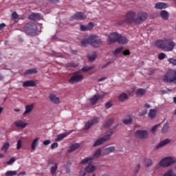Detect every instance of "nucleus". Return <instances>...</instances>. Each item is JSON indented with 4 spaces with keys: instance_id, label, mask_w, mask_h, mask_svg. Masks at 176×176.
I'll use <instances>...</instances> for the list:
<instances>
[{
    "instance_id": "nucleus-1",
    "label": "nucleus",
    "mask_w": 176,
    "mask_h": 176,
    "mask_svg": "<svg viewBox=\"0 0 176 176\" xmlns=\"http://www.w3.org/2000/svg\"><path fill=\"white\" fill-rule=\"evenodd\" d=\"M155 45L157 47L162 49L164 52H171L175 46V43L170 38L157 40L155 41Z\"/></svg>"
},
{
    "instance_id": "nucleus-2",
    "label": "nucleus",
    "mask_w": 176,
    "mask_h": 176,
    "mask_svg": "<svg viewBox=\"0 0 176 176\" xmlns=\"http://www.w3.org/2000/svg\"><path fill=\"white\" fill-rule=\"evenodd\" d=\"M102 44L101 38L96 35L89 36L87 38H82L81 40L82 46H86L87 45H91L93 47H100Z\"/></svg>"
},
{
    "instance_id": "nucleus-3",
    "label": "nucleus",
    "mask_w": 176,
    "mask_h": 176,
    "mask_svg": "<svg viewBox=\"0 0 176 176\" xmlns=\"http://www.w3.org/2000/svg\"><path fill=\"white\" fill-rule=\"evenodd\" d=\"M137 14L134 11H129L125 14V18L117 21V25H123V24H135Z\"/></svg>"
},
{
    "instance_id": "nucleus-4",
    "label": "nucleus",
    "mask_w": 176,
    "mask_h": 176,
    "mask_svg": "<svg viewBox=\"0 0 176 176\" xmlns=\"http://www.w3.org/2000/svg\"><path fill=\"white\" fill-rule=\"evenodd\" d=\"M162 80L167 83H171L176 80V69H169L164 76Z\"/></svg>"
},
{
    "instance_id": "nucleus-5",
    "label": "nucleus",
    "mask_w": 176,
    "mask_h": 176,
    "mask_svg": "<svg viewBox=\"0 0 176 176\" xmlns=\"http://www.w3.org/2000/svg\"><path fill=\"white\" fill-rule=\"evenodd\" d=\"M176 162V158L174 157H167L164 159H162L159 162V166L160 167H168L171 166V164H174V163Z\"/></svg>"
},
{
    "instance_id": "nucleus-6",
    "label": "nucleus",
    "mask_w": 176,
    "mask_h": 176,
    "mask_svg": "<svg viewBox=\"0 0 176 176\" xmlns=\"http://www.w3.org/2000/svg\"><path fill=\"white\" fill-rule=\"evenodd\" d=\"M101 156V148H98L94 153L92 157H87L81 161V164H88V163H91L94 159H98Z\"/></svg>"
},
{
    "instance_id": "nucleus-7",
    "label": "nucleus",
    "mask_w": 176,
    "mask_h": 176,
    "mask_svg": "<svg viewBox=\"0 0 176 176\" xmlns=\"http://www.w3.org/2000/svg\"><path fill=\"white\" fill-rule=\"evenodd\" d=\"M112 134H113V131H112L107 132L103 138H100L95 142L94 146H98V145H102V144H104V142H107L108 140H110Z\"/></svg>"
},
{
    "instance_id": "nucleus-8",
    "label": "nucleus",
    "mask_w": 176,
    "mask_h": 176,
    "mask_svg": "<svg viewBox=\"0 0 176 176\" xmlns=\"http://www.w3.org/2000/svg\"><path fill=\"white\" fill-rule=\"evenodd\" d=\"M85 79L83 75L79 74L78 72H75L72 78L69 80V83H79V82H82Z\"/></svg>"
},
{
    "instance_id": "nucleus-9",
    "label": "nucleus",
    "mask_w": 176,
    "mask_h": 176,
    "mask_svg": "<svg viewBox=\"0 0 176 176\" xmlns=\"http://www.w3.org/2000/svg\"><path fill=\"white\" fill-rule=\"evenodd\" d=\"M146 19H148V13L145 12H140L137 14V17L135 21V24H142V23H144Z\"/></svg>"
},
{
    "instance_id": "nucleus-10",
    "label": "nucleus",
    "mask_w": 176,
    "mask_h": 176,
    "mask_svg": "<svg viewBox=\"0 0 176 176\" xmlns=\"http://www.w3.org/2000/svg\"><path fill=\"white\" fill-rule=\"evenodd\" d=\"M26 32L29 35H35L36 34V25L34 23H27L25 25Z\"/></svg>"
},
{
    "instance_id": "nucleus-11",
    "label": "nucleus",
    "mask_w": 176,
    "mask_h": 176,
    "mask_svg": "<svg viewBox=\"0 0 176 176\" xmlns=\"http://www.w3.org/2000/svg\"><path fill=\"white\" fill-rule=\"evenodd\" d=\"M119 38H120V34L116 32L111 33L108 36L107 42L109 45L115 43V42H118V41H119Z\"/></svg>"
},
{
    "instance_id": "nucleus-12",
    "label": "nucleus",
    "mask_w": 176,
    "mask_h": 176,
    "mask_svg": "<svg viewBox=\"0 0 176 176\" xmlns=\"http://www.w3.org/2000/svg\"><path fill=\"white\" fill-rule=\"evenodd\" d=\"M135 135L138 138H141L142 140H143L148 137V133L147 131L138 130L135 131Z\"/></svg>"
},
{
    "instance_id": "nucleus-13",
    "label": "nucleus",
    "mask_w": 176,
    "mask_h": 176,
    "mask_svg": "<svg viewBox=\"0 0 176 176\" xmlns=\"http://www.w3.org/2000/svg\"><path fill=\"white\" fill-rule=\"evenodd\" d=\"M50 100L52 104H58L60 102H61V99H60V97L57 96V95L54 94H51L49 96Z\"/></svg>"
},
{
    "instance_id": "nucleus-14",
    "label": "nucleus",
    "mask_w": 176,
    "mask_h": 176,
    "mask_svg": "<svg viewBox=\"0 0 176 176\" xmlns=\"http://www.w3.org/2000/svg\"><path fill=\"white\" fill-rule=\"evenodd\" d=\"M98 122H100V118H95L91 121H88L85 124V126L84 128V130H89V129H90V127L93 124H97V123H98Z\"/></svg>"
},
{
    "instance_id": "nucleus-15",
    "label": "nucleus",
    "mask_w": 176,
    "mask_h": 176,
    "mask_svg": "<svg viewBox=\"0 0 176 176\" xmlns=\"http://www.w3.org/2000/svg\"><path fill=\"white\" fill-rule=\"evenodd\" d=\"M100 98H101V95H100V94H96L92 97H91L89 99V101L91 105H95V104H97V102H98V100H100Z\"/></svg>"
},
{
    "instance_id": "nucleus-16",
    "label": "nucleus",
    "mask_w": 176,
    "mask_h": 176,
    "mask_svg": "<svg viewBox=\"0 0 176 176\" xmlns=\"http://www.w3.org/2000/svg\"><path fill=\"white\" fill-rule=\"evenodd\" d=\"M34 107H35V103L26 105L25 107V111L23 113V116H25V115H28V113H31V112H32V110L34 109Z\"/></svg>"
},
{
    "instance_id": "nucleus-17",
    "label": "nucleus",
    "mask_w": 176,
    "mask_h": 176,
    "mask_svg": "<svg viewBox=\"0 0 176 176\" xmlns=\"http://www.w3.org/2000/svg\"><path fill=\"white\" fill-rule=\"evenodd\" d=\"M86 15L82 12H77L72 17V20H85Z\"/></svg>"
},
{
    "instance_id": "nucleus-18",
    "label": "nucleus",
    "mask_w": 176,
    "mask_h": 176,
    "mask_svg": "<svg viewBox=\"0 0 176 176\" xmlns=\"http://www.w3.org/2000/svg\"><path fill=\"white\" fill-rule=\"evenodd\" d=\"M28 124V123L21 120H18L14 122L16 127H19V129H24Z\"/></svg>"
},
{
    "instance_id": "nucleus-19",
    "label": "nucleus",
    "mask_w": 176,
    "mask_h": 176,
    "mask_svg": "<svg viewBox=\"0 0 176 176\" xmlns=\"http://www.w3.org/2000/svg\"><path fill=\"white\" fill-rule=\"evenodd\" d=\"M168 8V4L164 2H158L155 5V9H167Z\"/></svg>"
},
{
    "instance_id": "nucleus-20",
    "label": "nucleus",
    "mask_w": 176,
    "mask_h": 176,
    "mask_svg": "<svg viewBox=\"0 0 176 176\" xmlns=\"http://www.w3.org/2000/svg\"><path fill=\"white\" fill-rule=\"evenodd\" d=\"M94 27V25L93 24V23L90 22L87 26L80 25V31H89L90 30H92Z\"/></svg>"
},
{
    "instance_id": "nucleus-21",
    "label": "nucleus",
    "mask_w": 176,
    "mask_h": 176,
    "mask_svg": "<svg viewBox=\"0 0 176 176\" xmlns=\"http://www.w3.org/2000/svg\"><path fill=\"white\" fill-rule=\"evenodd\" d=\"M171 142V140L168 139H166L165 140H162L159 142V144L156 146V149H160V148H163V146H166L167 144H170Z\"/></svg>"
},
{
    "instance_id": "nucleus-22",
    "label": "nucleus",
    "mask_w": 176,
    "mask_h": 176,
    "mask_svg": "<svg viewBox=\"0 0 176 176\" xmlns=\"http://www.w3.org/2000/svg\"><path fill=\"white\" fill-rule=\"evenodd\" d=\"M29 20H33V21H36V20H41L42 16L38 13H32L28 16Z\"/></svg>"
},
{
    "instance_id": "nucleus-23",
    "label": "nucleus",
    "mask_w": 176,
    "mask_h": 176,
    "mask_svg": "<svg viewBox=\"0 0 176 176\" xmlns=\"http://www.w3.org/2000/svg\"><path fill=\"white\" fill-rule=\"evenodd\" d=\"M35 86V81L27 80L23 83V87H34Z\"/></svg>"
},
{
    "instance_id": "nucleus-24",
    "label": "nucleus",
    "mask_w": 176,
    "mask_h": 176,
    "mask_svg": "<svg viewBox=\"0 0 176 176\" xmlns=\"http://www.w3.org/2000/svg\"><path fill=\"white\" fill-rule=\"evenodd\" d=\"M96 166L89 164L87 167H85V173H93L96 171Z\"/></svg>"
},
{
    "instance_id": "nucleus-25",
    "label": "nucleus",
    "mask_w": 176,
    "mask_h": 176,
    "mask_svg": "<svg viewBox=\"0 0 176 176\" xmlns=\"http://www.w3.org/2000/svg\"><path fill=\"white\" fill-rule=\"evenodd\" d=\"M79 146H80V144L79 143H75L68 148L67 152L69 153H71V152H74V151H76V149H78Z\"/></svg>"
},
{
    "instance_id": "nucleus-26",
    "label": "nucleus",
    "mask_w": 176,
    "mask_h": 176,
    "mask_svg": "<svg viewBox=\"0 0 176 176\" xmlns=\"http://www.w3.org/2000/svg\"><path fill=\"white\" fill-rule=\"evenodd\" d=\"M39 142V138H36L33 140L32 144H31V148L32 151H35L36 149V146H38V143Z\"/></svg>"
},
{
    "instance_id": "nucleus-27",
    "label": "nucleus",
    "mask_w": 176,
    "mask_h": 176,
    "mask_svg": "<svg viewBox=\"0 0 176 176\" xmlns=\"http://www.w3.org/2000/svg\"><path fill=\"white\" fill-rule=\"evenodd\" d=\"M117 42H118V43H120V45H126V43L129 42V40L124 36H120Z\"/></svg>"
},
{
    "instance_id": "nucleus-28",
    "label": "nucleus",
    "mask_w": 176,
    "mask_h": 176,
    "mask_svg": "<svg viewBox=\"0 0 176 176\" xmlns=\"http://www.w3.org/2000/svg\"><path fill=\"white\" fill-rule=\"evenodd\" d=\"M160 15L161 16L162 19H163V20H167V19H168V12L166 11V10H162L160 12Z\"/></svg>"
},
{
    "instance_id": "nucleus-29",
    "label": "nucleus",
    "mask_w": 176,
    "mask_h": 176,
    "mask_svg": "<svg viewBox=\"0 0 176 176\" xmlns=\"http://www.w3.org/2000/svg\"><path fill=\"white\" fill-rule=\"evenodd\" d=\"M36 72H38L36 68L30 69L24 72V75L25 76H26V75H33V74H36Z\"/></svg>"
},
{
    "instance_id": "nucleus-30",
    "label": "nucleus",
    "mask_w": 176,
    "mask_h": 176,
    "mask_svg": "<svg viewBox=\"0 0 176 176\" xmlns=\"http://www.w3.org/2000/svg\"><path fill=\"white\" fill-rule=\"evenodd\" d=\"M157 113V111L155 109H150L148 112V118L150 119H155L156 118V114Z\"/></svg>"
},
{
    "instance_id": "nucleus-31",
    "label": "nucleus",
    "mask_w": 176,
    "mask_h": 176,
    "mask_svg": "<svg viewBox=\"0 0 176 176\" xmlns=\"http://www.w3.org/2000/svg\"><path fill=\"white\" fill-rule=\"evenodd\" d=\"M112 152H115V147L113 146L104 149L103 155H109V153H112Z\"/></svg>"
},
{
    "instance_id": "nucleus-32",
    "label": "nucleus",
    "mask_w": 176,
    "mask_h": 176,
    "mask_svg": "<svg viewBox=\"0 0 176 176\" xmlns=\"http://www.w3.org/2000/svg\"><path fill=\"white\" fill-rule=\"evenodd\" d=\"M153 164V162L152 159L148 158L144 160V166L145 167H151Z\"/></svg>"
},
{
    "instance_id": "nucleus-33",
    "label": "nucleus",
    "mask_w": 176,
    "mask_h": 176,
    "mask_svg": "<svg viewBox=\"0 0 176 176\" xmlns=\"http://www.w3.org/2000/svg\"><path fill=\"white\" fill-rule=\"evenodd\" d=\"M127 98H129V97L127 96V94L125 93H122L121 94L119 97H118V100L120 101H126V100H127Z\"/></svg>"
},
{
    "instance_id": "nucleus-34",
    "label": "nucleus",
    "mask_w": 176,
    "mask_h": 176,
    "mask_svg": "<svg viewBox=\"0 0 176 176\" xmlns=\"http://www.w3.org/2000/svg\"><path fill=\"white\" fill-rule=\"evenodd\" d=\"M67 133H62V134H59L57 135V138L55 139V141H61L63 140H64V138H65V137H67Z\"/></svg>"
},
{
    "instance_id": "nucleus-35",
    "label": "nucleus",
    "mask_w": 176,
    "mask_h": 176,
    "mask_svg": "<svg viewBox=\"0 0 176 176\" xmlns=\"http://www.w3.org/2000/svg\"><path fill=\"white\" fill-rule=\"evenodd\" d=\"M146 93V91L142 88L138 89L137 92H136V96H144Z\"/></svg>"
},
{
    "instance_id": "nucleus-36",
    "label": "nucleus",
    "mask_w": 176,
    "mask_h": 176,
    "mask_svg": "<svg viewBox=\"0 0 176 176\" xmlns=\"http://www.w3.org/2000/svg\"><path fill=\"white\" fill-rule=\"evenodd\" d=\"M10 146V144L9 142H6L3 146L1 147V151L4 153L8 152V149H9V147Z\"/></svg>"
},
{
    "instance_id": "nucleus-37",
    "label": "nucleus",
    "mask_w": 176,
    "mask_h": 176,
    "mask_svg": "<svg viewBox=\"0 0 176 176\" xmlns=\"http://www.w3.org/2000/svg\"><path fill=\"white\" fill-rule=\"evenodd\" d=\"M17 175V171H16V170H8L5 173L6 176H13V175Z\"/></svg>"
},
{
    "instance_id": "nucleus-38",
    "label": "nucleus",
    "mask_w": 176,
    "mask_h": 176,
    "mask_svg": "<svg viewBox=\"0 0 176 176\" xmlns=\"http://www.w3.org/2000/svg\"><path fill=\"white\" fill-rule=\"evenodd\" d=\"M132 122L133 119L130 116H128L126 118L123 120V123L124 124H130Z\"/></svg>"
},
{
    "instance_id": "nucleus-39",
    "label": "nucleus",
    "mask_w": 176,
    "mask_h": 176,
    "mask_svg": "<svg viewBox=\"0 0 176 176\" xmlns=\"http://www.w3.org/2000/svg\"><path fill=\"white\" fill-rule=\"evenodd\" d=\"M93 68H94V65L85 66L82 68L81 71H82V72H87V71H90V69H93Z\"/></svg>"
},
{
    "instance_id": "nucleus-40",
    "label": "nucleus",
    "mask_w": 176,
    "mask_h": 176,
    "mask_svg": "<svg viewBox=\"0 0 176 176\" xmlns=\"http://www.w3.org/2000/svg\"><path fill=\"white\" fill-rule=\"evenodd\" d=\"M114 122L113 118H110L109 120H107L104 124V127L107 129Z\"/></svg>"
},
{
    "instance_id": "nucleus-41",
    "label": "nucleus",
    "mask_w": 176,
    "mask_h": 176,
    "mask_svg": "<svg viewBox=\"0 0 176 176\" xmlns=\"http://www.w3.org/2000/svg\"><path fill=\"white\" fill-rule=\"evenodd\" d=\"M121 52H123V47H122L115 50V51L113 52V54L115 56H118V54H120Z\"/></svg>"
},
{
    "instance_id": "nucleus-42",
    "label": "nucleus",
    "mask_w": 176,
    "mask_h": 176,
    "mask_svg": "<svg viewBox=\"0 0 176 176\" xmlns=\"http://www.w3.org/2000/svg\"><path fill=\"white\" fill-rule=\"evenodd\" d=\"M97 57V54L94 53L92 55H89L88 56V60L89 61H94Z\"/></svg>"
},
{
    "instance_id": "nucleus-43",
    "label": "nucleus",
    "mask_w": 176,
    "mask_h": 176,
    "mask_svg": "<svg viewBox=\"0 0 176 176\" xmlns=\"http://www.w3.org/2000/svg\"><path fill=\"white\" fill-rule=\"evenodd\" d=\"M168 131V124L166 123L162 130V133H167Z\"/></svg>"
},
{
    "instance_id": "nucleus-44",
    "label": "nucleus",
    "mask_w": 176,
    "mask_h": 176,
    "mask_svg": "<svg viewBox=\"0 0 176 176\" xmlns=\"http://www.w3.org/2000/svg\"><path fill=\"white\" fill-rule=\"evenodd\" d=\"M57 170V164H54V166L51 168V173L52 174H54L56 171Z\"/></svg>"
},
{
    "instance_id": "nucleus-45",
    "label": "nucleus",
    "mask_w": 176,
    "mask_h": 176,
    "mask_svg": "<svg viewBox=\"0 0 176 176\" xmlns=\"http://www.w3.org/2000/svg\"><path fill=\"white\" fill-rule=\"evenodd\" d=\"M21 146H23V142H21V140H19L16 144V149H21Z\"/></svg>"
},
{
    "instance_id": "nucleus-46",
    "label": "nucleus",
    "mask_w": 176,
    "mask_h": 176,
    "mask_svg": "<svg viewBox=\"0 0 176 176\" xmlns=\"http://www.w3.org/2000/svg\"><path fill=\"white\" fill-rule=\"evenodd\" d=\"M140 170H141V165L140 164H138L135 168V174H138V171H140Z\"/></svg>"
},
{
    "instance_id": "nucleus-47",
    "label": "nucleus",
    "mask_w": 176,
    "mask_h": 176,
    "mask_svg": "<svg viewBox=\"0 0 176 176\" xmlns=\"http://www.w3.org/2000/svg\"><path fill=\"white\" fill-rule=\"evenodd\" d=\"M15 162H16V158H14V157H12L8 162H7V164L8 166H10L13 164V163H14Z\"/></svg>"
},
{
    "instance_id": "nucleus-48",
    "label": "nucleus",
    "mask_w": 176,
    "mask_h": 176,
    "mask_svg": "<svg viewBox=\"0 0 176 176\" xmlns=\"http://www.w3.org/2000/svg\"><path fill=\"white\" fill-rule=\"evenodd\" d=\"M122 54L124 56H130V50L122 48Z\"/></svg>"
},
{
    "instance_id": "nucleus-49",
    "label": "nucleus",
    "mask_w": 176,
    "mask_h": 176,
    "mask_svg": "<svg viewBox=\"0 0 176 176\" xmlns=\"http://www.w3.org/2000/svg\"><path fill=\"white\" fill-rule=\"evenodd\" d=\"M160 126V124H157L154 126H153V128L151 129V132L153 133V134H155V133H156L157 128Z\"/></svg>"
},
{
    "instance_id": "nucleus-50",
    "label": "nucleus",
    "mask_w": 176,
    "mask_h": 176,
    "mask_svg": "<svg viewBox=\"0 0 176 176\" xmlns=\"http://www.w3.org/2000/svg\"><path fill=\"white\" fill-rule=\"evenodd\" d=\"M106 109H109L112 107V101L107 102L104 105Z\"/></svg>"
},
{
    "instance_id": "nucleus-51",
    "label": "nucleus",
    "mask_w": 176,
    "mask_h": 176,
    "mask_svg": "<svg viewBox=\"0 0 176 176\" xmlns=\"http://www.w3.org/2000/svg\"><path fill=\"white\" fill-rule=\"evenodd\" d=\"M158 58L159 60H164V58H166V54L164 53H160L158 55Z\"/></svg>"
},
{
    "instance_id": "nucleus-52",
    "label": "nucleus",
    "mask_w": 176,
    "mask_h": 176,
    "mask_svg": "<svg viewBox=\"0 0 176 176\" xmlns=\"http://www.w3.org/2000/svg\"><path fill=\"white\" fill-rule=\"evenodd\" d=\"M16 19H19V14H17V12H14L12 14V19L16 20Z\"/></svg>"
},
{
    "instance_id": "nucleus-53",
    "label": "nucleus",
    "mask_w": 176,
    "mask_h": 176,
    "mask_svg": "<svg viewBox=\"0 0 176 176\" xmlns=\"http://www.w3.org/2000/svg\"><path fill=\"white\" fill-rule=\"evenodd\" d=\"M168 62L170 63V64H173V65H176V59L170 58L168 59Z\"/></svg>"
},
{
    "instance_id": "nucleus-54",
    "label": "nucleus",
    "mask_w": 176,
    "mask_h": 176,
    "mask_svg": "<svg viewBox=\"0 0 176 176\" xmlns=\"http://www.w3.org/2000/svg\"><path fill=\"white\" fill-rule=\"evenodd\" d=\"M58 147V143L54 142L51 145V148L52 149H56V148Z\"/></svg>"
},
{
    "instance_id": "nucleus-55",
    "label": "nucleus",
    "mask_w": 176,
    "mask_h": 176,
    "mask_svg": "<svg viewBox=\"0 0 176 176\" xmlns=\"http://www.w3.org/2000/svg\"><path fill=\"white\" fill-rule=\"evenodd\" d=\"M68 66L74 67V68H76V67H78V63H71L68 64Z\"/></svg>"
},
{
    "instance_id": "nucleus-56",
    "label": "nucleus",
    "mask_w": 176,
    "mask_h": 176,
    "mask_svg": "<svg viewBox=\"0 0 176 176\" xmlns=\"http://www.w3.org/2000/svg\"><path fill=\"white\" fill-rule=\"evenodd\" d=\"M155 71L156 70L155 69H152L151 70L149 71L148 75H153V74H155Z\"/></svg>"
},
{
    "instance_id": "nucleus-57",
    "label": "nucleus",
    "mask_w": 176,
    "mask_h": 176,
    "mask_svg": "<svg viewBox=\"0 0 176 176\" xmlns=\"http://www.w3.org/2000/svg\"><path fill=\"white\" fill-rule=\"evenodd\" d=\"M50 144V140H45L43 142V145H49Z\"/></svg>"
},
{
    "instance_id": "nucleus-58",
    "label": "nucleus",
    "mask_w": 176,
    "mask_h": 176,
    "mask_svg": "<svg viewBox=\"0 0 176 176\" xmlns=\"http://www.w3.org/2000/svg\"><path fill=\"white\" fill-rule=\"evenodd\" d=\"M107 79V77H102L98 80V82H102V80H105Z\"/></svg>"
},
{
    "instance_id": "nucleus-59",
    "label": "nucleus",
    "mask_w": 176,
    "mask_h": 176,
    "mask_svg": "<svg viewBox=\"0 0 176 176\" xmlns=\"http://www.w3.org/2000/svg\"><path fill=\"white\" fill-rule=\"evenodd\" d=\"M25 175V171L21 172L18 174V176H23Z\"/></svg>"
},
{
    "instance_id": "nucleus-60",
    "label": "nucleus",
    "mask_w": 176,
    "mask_h": 176,
    "mask_svg": "<svg viewBox=\"0 0 176 176\" xmlns=\"http://www.w3.org/2000/svg\"><path fill=\"white\" fill-rule=\"evenodd\" d=\"M148 112V111H146V109H144L143 111V112L140 113V115H146V113Z\"/></svg>"
},
{
    "instance_id": "nucleus-61",
    "label": "nucleus",
    "mask_w": 176,
    "mask_h": 176,
    "mask_svg": "<svg viewBox=\"0 0 176 176\" xmlns=\"http://www.w3.org/2000/svg\"><path fill=\"white\" fill-rule=\"evenodd\" d=\"M144 108H146V109H148V108H151V106L148 104H144Z\"/></svg>"
},
{
    "instance_id": "nucleus-62",
    "label": "nucleus",
    "mask_w": 176,
    "mask_h": 176,
    "mask_svg": "<svg viewBox=\"0 0 176 176\" xmlns=\"http://www.w3.org/2000/svg\"><path fill=\"white\" fill-rule=\"evenodd\" d=\"M6 25L5 23H1V28H3V27H6Z\"/></svg>"
},
{
    "instance_id": "nucleus-63",
    "label": "nucleus",
    "mask_w": 176,
    "mask_h": 176,
    "mask_svg": "<svg viewBox=\"0 0 176 176\" xmlns=\"http://www.w3.org/2000/svg\"><path fill=\"white\" fill-rule=\"evenodd\" d=\"M107 65H109V63H108L107 64L104 65L103 67H102V68H106Z\"/></svg>"
},
{
    "instance_id": "nucleus-64",
    "label": "nucleus",
    "mask_w": 176,
    "mask_h": 176,
    "mask_svg": "<svg viewBox=\"0 0 176 176\" xmlns=\"http://www.w3.org/2000/svg\"><path fill=\"white\" fill-rule=\"evenodd\" d=\"M173 101H174V102L176 103V97H174V98H173Z\"/></svg>"
}]
</instances>
